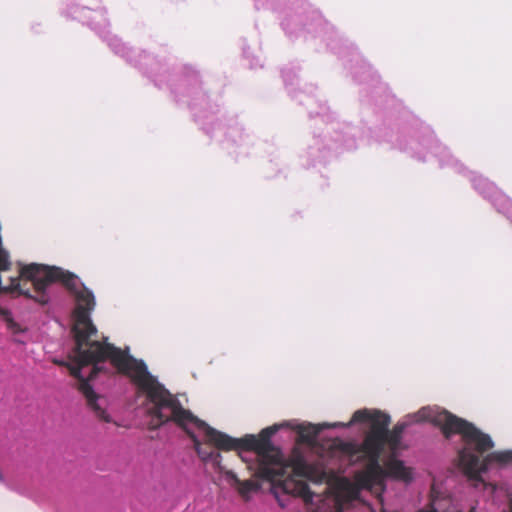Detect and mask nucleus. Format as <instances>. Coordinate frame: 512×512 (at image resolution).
<instances>
[{
  "instance_id": "nucleus-1",
  "label": "nucleus",
  "mask_w": 512,
  "mask_h": 512,
  "mask_svg": "<svg viewBox=\"0 0 512 512\" xmlns=\"http://www.w3.org/2000/svg\"><path fill=\"white\" fill-rule=\"evenodd\" d=\"M22 276L32 281L35 293L33 300L41 305L49 302L46 290L53 283H60L74 297L72 332L75 346L71 357L73 364L64 361L55 363L65 366L71 376L77 379V389L85 397L87 406L95 417L103 422H111V417L103 406L105 400L90 384L100 372L105 371L99 364L109 360L120 374L128 376L134 384L150 373L147 365L143 360L131 356L128 348L123 350L108 343L107 338L104 341L91 340V337L97 334V328L91 320L96 300L93 292L75 273L57 266L32 263L24 266Z\"/></svg>"
},
{
  "instance_id": "nucleus-2",
  "label": "nucleus",
  "mask_w": 512,
  "mask_h": 512,
  "mask_svg": "<svg viewBox=\"0 0 512 512\" xmlns=\"http://www.w3.org/2000/svg\"><path fill=\"white\" fill-rule=\"evenodd\" d=\"M135 385L151 404L148 409L149 415L153 420H157L151 428L157 429L165 423L174 422L192 440L199 458L203 462H211L220 473L225 469L222 465V456L210 446L222 451H238L237 455L244 462L247 460L242 457L241 450L255 452V463L248 465V468H255V476L263 480L278 481L286 475L288 468H291L294 476L315 483H321L327 477V473L321 467L307 463L300 456L292 459L289 464L285 463L280 450L271 442V437L278 430L277 426L264 428L257 436L248 434L243 438H233L209 426L190 410L185 409L178 397L150 373L139 379Z\"/></svg>"
},
{
  "instance_id": "nucleus-3",
  "label": "nucleus",
  "mask_w": 512,
  "mask_h": 512,
  "mask_svg": "<svg viewBox=\"0 0 512 512\" xmlns=\"http://www.w3.org/2000/svg\"><path fill=\"white\" fill-rule=\"evenodd\" d=\"M432 422L440 428L446 439L455 434L461 436L464 446L458 453L459 467L469 479L480 480L481 456L494 447L490 435L447 410L435 414Z\"/></svg>"
},
{
  "instance_id": "nucleus-4",
  "label": "nucleus",
  "mask_w": 512,
  "mask_h": 512,
  "mask_svg": "<svg viewBox=\"0 0 512 512\" xmlns=\"http://www.w3.org/2000/svg\"><path fill=\"white\" fill-rule=\"evenodd\" d=\"M387 438L380 433L368 432L361 444L335 439L328 448V456L337 459L339 466L352 465L367 460L363 470L359 471V480L365 484L370 478L379 477L382 473L380 455Z\"/></svg>"
},
{
  "instance_id": "nucleus-5",
  "label": "nucleus",
  "mask_w": 512,
  "mask_h": 512,
  "mask_svg": "<svg viewBox=\"0 0 512 512\" xmlns=\"http://www.w3.org/2000/svg\"><path fill=\"white\" fill-rule=\"evenodd\" d=\"M373 486H366L359 480V471L354 475V482L347 478L339 480L336 488L335 509L336 512H343L346 505L359 499L362 489H371Z\"/></svg>"
},
{
  "instance_id": "nucleus-6",
  "label": "nucleus",
  "mask_w": 512,
  "mask_h": 512,
  "mask_svg": "<svg viewBox=\"0 0 512 512\" xmlns=\"http://www.w3.org/2000/svg\"><path fill=\"white\" fill-rule=\"evenodd\" d=\"M369 421L371 424L370 431L371 433H380V436L386 437L388 434V427L390 425V416L375 410L370 411L367 409H361L354 412L350 422L348 424H345L344 427H348L354 423L359 422H367Z\"/></svg>"
},
{
  "instance_id": "nucleus-7",
  "label": "nucleus",
  "mask_w": 512,
  "mask_h": 512,
  "mask_svg": "<svg viewBox=\"0 0 512 512\" xmlns=\"http://www.w3.org/2000/svg\"><path fill=\"white\" fill-rule=\"evenodd\" d=\"M387 477L404 482L412 480L411 470L404 465V462L391 457L386 461L385 467H382L381 475L379 477L370 478L366 486H382ZM361 483L365 485L363 481H361Z\"/></svg>"
},
{
  "instance_id": "nucleus-8",
  "label": "nucleus",
  "mask_w": 512,
  "mask_h": 512,
  "mask_svg": "<svg viewBox=\"0 0 512 512\" xmlns=\"http://www.w3.org/2000/svg\"><path fill=\"white\" fill-rule=\"evenodd\" d=\"M417 512H459L453 505L452 498L437 491L434 486L431 488L429 503L425 508Z\"/></svg>"
},
{
  "instance_id": "nucleus-9",
  "label": "nucleus",
  "mask_w": 512,
  "mask_h": 512,
  "mask_svg": "<svg viewBox=\"0 0 512 512\" xmlns=\"http://www.w3.org/2000/svg\"><path fill=\"white\" fill-rule=\"evenodd\" d=\"M344 423H324L322 425L308 424L306 426L299 427V438L303 443L313 445L323 428H336L344 427Z\"/></svg>"
},
{
  "instance_id": "nucleus-10",
  "label": "nucleus",
  "mask_w": 512,
  "mask_h": 512,
  "mask_svg": "<svg viewBox=\"0 0 512 512\" xmlns=\"http://www.w3.org/2000/svg\"><path fill=\"white\" fill-rule=\"evenodd\" d=\"M222 473L227 479L232 481V485L237 489L238 493L242 497H247L251 492L259 489L258 483L253 480H240L232 470H227L225 468Z\"/></svg>"
},
{
  "instance_id": "nucleus-11",
  "label": "nucleus",
  "mask_w": 512,
  "mask_h": 512,
  "mask_svg": "<svg viewBox=\"0 0 512 512\" xmlns=\"http://www.w3.org/2000/svg\"><path fill=\"white\" fill-rule=\"evenodd\" d=\"M511 462H512V451L511 450L491 452L482 458L481 473L485 472L488 469V467L493 463H498V464L503 465V464H508Z\"/></svg>"
},
{
  "instance_id": "nucleus-12",
  "label": "nucleus",
  "mask_w": 512,
  "mask_h": 512,
  "mask_svg": "<svg viewBox=\"0 0 512 512\" xmlns=\"http://www.w3.org/2000/svg\"><path fill=\"white\" fill-rule=\"evenodd\" d=\"M297 494L303 498L305 503H311L313 501L314 493L310 490V487L305 482L296 483Z\"/></svg>"
},
{
  "instance_id": "nucleus-13",
  "label": "nucleus",
  "mask_w": 512,
  "mask_h": 512,
  "mask_svg": "<svg viewBox=\"0 0 512 512\" xmlns=\"http://www.w3.org/2000/svg\"><path fill=\"white\" fill-rule=\"evenodd\" d=\"M403 430H404V425H399V424L396 425L393 428V430H391V431L388 429L387 443H389L393 446H396L400 442Z\"/></svg>"
},
{
  "instance_id": "nucleus-14",
  "label": "nucleus",
  "mask_w": 512,
  "mask_h": 512,
  "mask_svg": "<svg viewBox=\"0 0 512 512\" xmlns=\"http://www.w3.org/2000/svg\"><path fill=\"white\" fill-rule=\"evenodd\" d=\"M0 316L3 317L4 321L7 323L8 328L11 329L14 333H18L20 331L19 325L13 320L11 313L8 310L0 307Z\"/></svg>"
},
{
  "instance_id": "nucleus-15",
  "label": "nucleus",
  "mask_w": 512,
  "mask_h": 512,
  "mask_svg": "<svg viewBox=\"0 0 512 512\" xmlns=\"http://www.w3.org/2000/svg\"><path fill=\"white\" fill-rule=\"evenodd\" d=\"M0 316L3 317L4 321L7 323L8 328L11 329L14 333H18L20 331L19 325L13 320L11 313L8 310L0 307Z\"/></svg>"
},
{
  "instance_id": "nucleus-16",
  "label": "nucleus",
  "mask_w": 512,
  "mask_h": 512,
  "mask_svg": "<svg viewBox=\"0 0 512 512\" xmlns=\"http://www.w3.org/2000/svg\"><path fill=\"white\" fill-rule=\"evenodd\" d=\"M9 255L6 251L0 249V271H6L10 269Z\"/></svg>"
}]
</instances>
